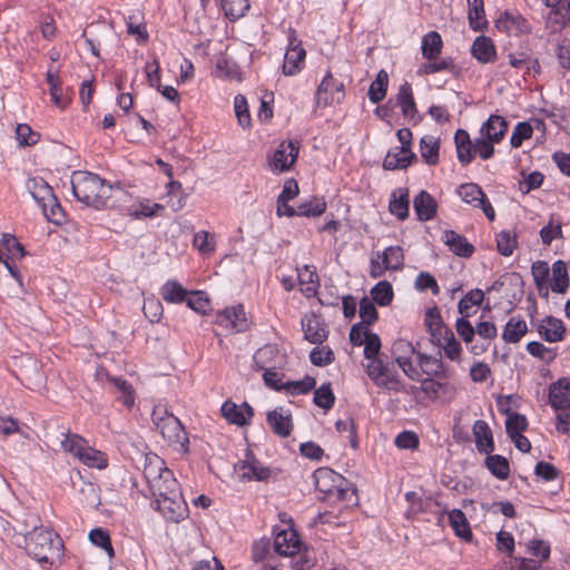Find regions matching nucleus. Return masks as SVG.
<instances>
[{
	"label": "nucleus",
	"instance_id": "0eeeda50",
	"mask_svg": "<svg viewBox=\"0 0 570 570\" xmlns=\"http://www.w3.org/2000/svg\"><path fill=\"white\" fill-rule=\"evenodd\" d=\"M155 508L171 522L177 523L188 517V508L181 493L175 497L155 499Z\"/></svg>",
	"mask_w": 570,
	"mask_h": 570
},
{
	"label": "nucleus",
	"instance_id": "20e7f679",
	"mask_svg": "<svg viewBox=\"0 0 570 570\" xmlns=\"http://www.w3.org/2000/svg\"><path fill=\"white\" fill-rule=\"evenodd\" d=\"M153 422L169 445L187 451V433L176 416L166 411L164 415H160L159 411L155 410L153 413Z\"/></svg>",
	"mask_w": 570,
	"mask_h": 570
},
{
	"label": "nucleus",
	"instance_id": "7c9ffc66",
	"mask_svg": "<svg viewBox=\"0 0 570 570\" xmlns=\"http://www.w3.org/2000/svg\"><path fill=\"white\" fill-rule=\"evenodd\" d=\"M443 41L439 32L430 31L422 38L421 51L426 60L439 58L442 52Z\"/></svg>",
	"mask_w": 570,
	"mask_h": 570
},
{
	"label": "nucleus",
	"instance_id": "e433bc0d",
	"mask_svg": "<svg viewBox=\"0 0 570 570\" xmlns=\"http://www.w3.org/2000/svg\"><path fill=\"white\" fill-rule=\"evenodd\" d=\"M531 273L540 295L547 297L549 287L547 285L550 275V268L547 262L537 261L531 266Z\"/></svg>",
	"mask_w": 570,
	"mask_h": 570
},
{
	"label": "nucleus",
	"instance_id": "f704fd0d",
	"mask_svg": "<svg viewBox=\"0 0 570 570\" xmlns=\"http://www.w3.org/2000/svg\"><path fill=\"white\" fill-rule=\"evenodd\" d=\"M164 209V206L158 203H153L149 199H142L138 204H134L127 207V215L135 218H148L157 215L159 210Z\"/></svg>",
	"mask_w": 570,
	"mask_h": 570
},
{
	"label": "nucleus",
	"instance_id": "13d9d810",
	"mask_svg": "<svg viewBox=\"0 0 570 570\" xmlns=\"http://www.w3.org/2000/svg\"><path fill=\"white\" fill-rule=\"evenodd\" d=\"M222 7L230 20H237L245 16L249 9L248 0H223Z\"/></svg>",
	"mask_w": 570,
	"mask_h": 570
},
{
	"label": "nucleus",
	"instance_id": "79ce46f5",
	"mask_svg": "<svg viewBox=\"0 0 570 570\" xmlns=\"http://www.w3.org/2000/svg\"><path fill=\"white\" fill-rule=\"evenodd\" d=\"M389 86V75L384 69H381L375 80L370 85L368 88V99L373 104H379L386 96V90Z\"/></svg>",
	"mask_w": 570,
	"mask_h": 570
},
{
	"label": "nucleus",
	"instance_id": "dca6fc26",
	"mask_svg": "<svg viewBox=\"0 0 570 570\" xmlns=\"http://www.w3.org/2000/svg\"><path fill=\"white\" fill-rule=\"evenodd\" d=\"M417 364L422 372L429 376H436L442 380H449L452 376L451 371L444 365L441 358L431 355L417 353Z\"/></svg>",
	"mask_w": 570,
	"mask_h": 570
},
{
	"label": "nucleus",
	"instance_id": "603ef678",
	"mask_svg": "<svg viewBox=\"0 0 570 570\" xmlns=\"http://www.w3.org/2000/svg\"><path fill=\"white\" fill-rule=\"evenodd\" d=\"M485 465L499 480H507L510 475L509 461L500 454L488 455Z\"/></svg>",
	"mask_w": 570,
	"mask_h": 570
},
{
	"label": "nucleus",
	"instance_id": "052dcab7",
	"mask_svg": "<svg viewBox=\"0 0 570 570\" xmlns=\"http://www.w3.org/2000/svg\"><path fill=\"white\" fill-rule=\"evenodd\" d=\"M78 459L90 468L104 469L107 466L105 455L90 446H86Z\"/></svg>",
	"mask_w": 570,
	"mask_h": 570
},
{
	"label": "nucleus",
	"instance_id": "ea45409f",
	"mask_svg": "<svg viewBox=\"0 0 570 570\" xmlns=\"http://www.w3.org/2000/svg\"><path fill=\"white\" fill-rule=\"evenodd\" d=\"M396 101L401 107L403 116L413 117L415 115L416 106L413 97L412 86L409 82H404L399 88Z\"/></svg>",
	"mask_w": 570,
	"mask_h": 570
},
{
	"label": "nucleus",
	"instance_id": "a878e982",
	"mask_svg": "<svg viewBox=\"0 0 570 570\" xmlns=\"http://www.w3.org/2000/svg\"><path fill=\"white\" fill-rule=\"evenodd\" d=\"M306 52L302 45L287 47L284 56L283 72L286 76H293L301 71Z\"/></svg>",
	"mask_w": 570,
	"mask_h": 570
},
{
	"label": "nucleus",
	"instance_id": "bf43d9fd",
	"mask_svg": "<svg viewBox=\"0 0 570 570\" xmlns=\"http://www.w3.org/2000/svg\"><path fill=\"white\" fill-rule=\"evenodd\" d=\"M314 403L324 410H330L335 403V396L330 383H324L314 391Z\"/></svg>",
	"mask_w": 570,
	"mask_h": 570
},
{
	"label": "nucleus",
	"instance_id": "4c0bfd02",
	"mask_svg": "<svg viewBox=\"0 0 570 570\" xmlns=\"http://www.w3.org/2000/svg\"><path fill=\"white\" fill-rule=\"evenodd\" d=\"M440 141L433 136H424L420 140V154L428 165L439 163Z\"/></svg>",
	"mask_w": 570,
	"mask_h": 570
},
{
	"label": "nucleus",
	"instance_id": "338daca9",
	"mask_svg": "<svg viewBox=\"0 0 570 570\" xmlns=\"http://www.w3.org/2000/svg\"><path fill=\"white\" fill-rule=\"evenodd\" d=\"M87 445V441L78 434L67 433L61 441L62 449L75 458H78Z\"/></svg>",
	"mask_w": 570,
	"mask_h": 570
},
{
	"label": "nucleus",
	"instance_id": "72a5a7b5",
	"mask_svg": "<svg viewBox=\"0 0 570 570\" xmlns=\"http://www.w3.org/2000/svg\"><path fill=\"white\" fill-rule=\"evenodd\" d=\"M416 156L414 153H400V147L395 151H389L383 160V167L387 170L405 169Z\"/></svg>",
	"mask_w": 570,
	"mask_h": 570
},
{
	"label": "nucleus",
	"instance_id": "774afa93",
	"mask_svg": "<svg viewBox=\"0 0 570 570\" xmlns=\"http://www.w3.org/2000/svg\"><path fill=\"white\" fill-rule=\"evenodd\" d=\"M185 302L189 308L200 314H205L209 309V299L200 291L188 292Z\"/></svg>",
	"mask_w": 570,
	"mask_h": 570
},
{
	"label": "nucleus",
	"instance_id": "0e129e2a",
	"mask_svg": "<svg viewBox=\"0 0 570 570\" xmlns=\"http://www.w3.org/2000/svg\"><path fill=\"white\" fill-rule=\"evenodd\" d=\"M509 62L517 69H525L527 72H529L531 69L538 72L540 69L539 61L537 59H532L525 52L510 53Z\"/></svg>",
	"mask_w": 570,
	"mask_h": 570
},
{
	"label": "nucleus",
	"instance_id": "c756f323",
	"mask_svg": "<svg viewBox=\"0 0 570 570\" xmlns=\"http://www.w3.org/2000/svg\"><path fill=\"white\" fill-rule=\"evenodd\" d=\"M472 56L481 63H489L495 58L493 41L485 36L478 37L471 48Z\"/></svg>",
	"mask_w": 570,
	"mask_h": 570
},
{
	"label": "nucleus",
	"instance_id": "de8ad7c7",
	"mask_svg": "<svg viewBox=\"0 0 570 570\" xmlns=\"http://www.w3.org/2000/svg\"><path fill=\"white\" fill-rule=\"evenodd\" d=\"M373 383L382 389L391 390V391H400L401 383L399 380L397 370L394 365L390 364L384 371L379 374V379H375Z\"/></svg>",
	"mask_w": 570,
	"mask_h": 570
},
{
	"label": "nucleus",
	"instance_id": "423d86ee",
	"mask_svg": "<svg viewBox=\"0 0 570 570\" xmlns=\"http://www.w3.org/2000/svg\"><path fill=\"white\" fill-rule=\"evenodd\" d=\"M235 470L243 481H266L272 474L250 451L246 452L245 460L235 465Z\"/></svg>",
	"mask_w": 570,
	"mask_h": 570
},
{
	"label": "nucleus",
	"instance_id": "864d4df0",
	"mask_svg": "<svg viewBox=\"0 0 570 570\" xmlns=\"http://www.w3.org/2000/svg\"><path fill=\"white\" fill-rule=\"evenodd\" d=\"M484 299L483 291L475 288L468 292L459 302V313L465 317L471 316V308L482 304Z\"/></svg>",
	"mask_w": 570,
	"mask_h": 570
},
{
	"label": "nucleus",
	"instance_id": "e2e57ef3",
	"mask_svg": "<svg viewBox=\"0 0 570 570\" xmlns=\"http://www.w3.org/2000/svg\"><path fill=\"white\" fill-rule=\"evenodd\" d=\"M276 355L277 350L274 345H265L254 354V363L259 370L275 367V365L272 364V358Z\"/></svg>",
	"mask_w": 570,
	"mask_h": 570
},
{
	"label": "nucleus",
	"instance_id": "1a4fd4ad",
	"mask_svg": "<svg viewBox=\"0 0 570 570\" xmlns=\"http://www.w3.org/2000/svg\"><path fill=\"white\" fill-rule=\"evenodd\" d=\"M343 83L335 80L331 72H327L321 81L316 91L317 106L326 107L343 97Z\"/></svg>",
	"mask_w": 570,
	"mask_h": 570
},
{
	"label": "nucleus",
	"instance_id": "a18cd8bd",
	"mask_svg": "<svg viewBox=\"0 0 570 570\" xmlns=\"http://www.w3.org/2000/svg\"><path fill=\"white\" fill-rule=\"evenodd\" d=\"M455 70V65L452 58H441L434 60H428V62L422 63L417 69L419 76H428L433 75L441 71H450L453 72Z\"/></svg>",
	"mask_w": 570,
	"mask_h": 570
},
{
	"label": "nucleus",
	"instance_id": "680f3d73",
	"mask_svg": "<svg viewBox=\"0 0 570 570\" xmlns=\"http://www.w3.org/2000/svg\"><path fill=\"white\" fill-rule=\"evenodd\" d=\"M528 428V421L524 415L519 413L509 414L505 421V431L510 439L521 435Z\"/></svg>",
	"mask_w": 570,
	"mask_h": 570
},
{
	"label": "nucleus",
	"instance_id": "58836bf2",
	"mask_svg": "<svg viewBox=\"0 0 570 570\" xmlns=\"http://www.w3.org/2000/svg\"><path fill=\"white\" fill-rule=\"evenodd\" d=\"M188 291L177 281H168L160 288V295L167 303L178 304L187 299Z\"/></svg>",
	"mask_w": 570,
	"mask_h": 570
},
{
	"label": "nucleus",
	"instance_id": "b1692460",
	"mask_svg": "<svg viewBox=\"0 0 570 570\" xmlns=\"http://www.w3.org/2000/svg\"><path fill=\"white\" fill-rule=\"evenodd\" d=\"M554 3L548 6L551 8L547 18V27L552 31L562 30L570 22V11L564 7L562 0H553Z\"/></svg>",
	"mask_w": 570,
	"mask_h": 570
},
{
	"label": "nucleus",
	"instance_id": "393cba45",
	"mask_svg": "<svg viewBox=\"0 0 570 570\" xmlns=\"http://www.w3.org/2000/svg\"><path fill=\"white\" fill-rule=\"evenodd\" d=\"M508 121L499 115H491L482 125L480 134L492 141H501L508 130Z\"/></svg>",
	"mask_w": 570,
	"mask_h": 570
},
{
	"label": "nucleus",
	"instance_id": "412c9836",
	"mask_svg": "<svg viewBox=\"0 0 570 570\" xmlns=\"http://www.w3.org/2000/svg\"><path fill=\"white\" fill-rule=\"evenodd\" d=\"M473 436L479 452L490 454L494 451L493 435L490 426L483 420H478L473 424Z\"/></svg>",
	"mask_w": 570,
	"mask_h": 570
},
{
	"label": "nucleus",
	"instance_id": "5701e85b",
	"mask_svg": "<svg viewBox=\"0 0 570 570\" xmlns=\"http://www.w3.org/2000/svg\"><path fill=\"white\" fill-rule=\"evenodd\" d=\"M297 281L301 285V292L306 297H313L320 286L318 275L314 266L304 265L297 268Z\"/></svg>",
	"mask_w": 570,
	"mask_h": 570
},
{
	"label": "nucleus",
	"instance_id": "f3484780",
	"mask_svg": "<svg viewBox=\"0 0 570 570\" xmlns=\"http://www.w3.org/2000/svg\"><path fill=\"white\" fill-rule=\"evenodd\" d=\"M155 499H164L166 497H175L180 494V488L171 471H163L159 480L149 487Z\"/></svg>",
	"mask_w": 570,
	"mask_h": 570
},
{
	"label": "nucleus",
	"instance_id": "3c124183",
	"mask_svg": "<svg viewBox=\"0 0 570 570\" xmlns=\"http://www.w3.org/2000/svg\"><path fill=\"white\" fill-rule=\"evenodd\" d=\"M468 7L470 27L475 31L482 30V28L487 26L483 0H468Z\"/></svg>",
	"mask_w": 570,
	"mask_h": 570
},
{
	"label": "nucleus",
	"instance_id": "c85d7f7f",
	"mask_svg": "<svg viewBox=\"0 0 570 570\" xmlns=\"http://www.w3.org/2000/svg\"><path fill=\"white\" fill-rule=\"evenodd\" d=\"M27 189L32 198L40 206L45 202H53V191L48 183L41 177L29 178L26 183Z\"/></svg>",
	"mask_w": 570,
	"mask_h": 570
},
{
	"label": "nucleus",
	"instance_id": "cd10ccee",
	"mask_svg": "<svg viewBox=\"0 0 570 570\" xmlns=\"http://www.w3.org/2000/svg\"><path fill=\"white\" fill-rule=\"evenodd\" d=\"M436 346L441 347L444 355L454 362H460L462 356V347L460 342L455 338L452 330L445 331L441 337L432 341Z\"/></svg>",
	"mask_w": 570,
	"mask_h": 570
},
{
	"label": "nucleus",
	"instance_id": "49530a36",
	"mask_svg": "<svg viewBox=\"0 0 570 570\" xmlns=\"http://www.w3.org/2000/svg\"><path fill=\"white\" fill-rule=\"evenodd\" d=\"M425 325L431 334V340L434 341L441 337L445 331L451 328L446 327L442 321L441 314L436 307L429 308L425 314Z\"/></svg>",
	"mask_w": 570,
	"mask_h": 570
},
{
	"label": "nucleus",
	"instance_id": "7ed1b4c3",
	"mask_svg": "<svg viewBox=\"0 0 570 570\" xmlns=\"http://www.w3.org/2000/svg\"><path fill=\"white\" fill-rule=\"evenodd\" d=\"M314 480L316 489L328 497L345 500L348 495H355V490L347 488L346 480L330 468L317 469L314 472Z\"/></svg>",
	"mask_w": 570,
	"mask_h": 570
},
{
	"label": "nucleus",
	"instance_id": "c9c22d12",
	"mask_svg": "<svg viewBox=\"0 0 570 570\" xmlns=\"http://www.w3.org/2000/svg\"><path fill=\"white\" fill-rule=\"evenodd\" d=\"M215 76L222 79L240 81L242 76L238 66L225 56H218L215 61Z\"/></svg>",
	"mask_w": 570,
	"mask_h": 570
},
{
	"label": "nucleus",
	"instance_id": "4468645a",
	"mask_svg": "<svg viewBox=\"0 0 570 570\" xmlns=\"http://www.w3.org/2000/svg\"><path fill=\"white\" fill-rule=\"evenodd\" d=\"M549 403L556 410H566L570 406V380L559 379L549 387Z\"/></svg>",
	"mask_w": 570,
	"mask_h": 570
},
{
	"label": "nucleus",
	"instance_id": "6ab92c4d",
	"mask_svg": "<svg viewBox=\"0 0 570 570\" xmlns=\"http://www.w3.org/2000/svg\"><path fill=\"white\" fill-rule=\"evenodd\" d=\"M220 323L237 333L248 328L245 309L242 305L227 307L219 314Z\"/></svg>",
	"mask_w": 570,
	"mask_h": 570
},
{
	"label": "nucleus",
	"instance_id": "2f4dec72",
	"mask_svg": "<svg viewBox=\"0 0 570 570\" xmlns=\"http://www.w3.org/2000/svg\"><path fill=\"white\" fill-rule=\"evenodd\" d=\"M409 190L400 188L392 193V199L389 204V210L400 220H404L409 216Z\"/></svg>",
	"mask_w": 570,
	"mask_h": 570
},
{
	"label": "nucleus",
	"instance_id": "69168bd1",
	"mask_svg": "<svg viewBox=\"0 0 570 570\" xmlns=\"http://www.w3.org/2000/svg\"><path fill=\"white\" fill-rule=\"evenodd\" d=\"M89 540L91 541L92 544L104 549L109 558L114 557L115 552L111 544L110 535L106 530L101 528L92 529L89 533Z\"/></svg>",
	"mask_w": 570,
	"mask_h": 570
},
{
	"label": "nucleus",
	"instance_id": "f03ea898",
	"mask_svg": "<svg viewBox=\"0 0 570 570\" xmlns=\"http://www.w3.org/2000/svg\"><path fill=\"white\" fill-rule=\"evenodd\" d=\"M61 548V539L50 530H35L26 539L27 553L39 563L52 564Z\"/></svg>",
	"mask_w": 570,
	"mask_h": 570
},
{
	"label": "nucleus",
	"instance_id": "4be33fe9",
	"mask_svg": "<svg viewBox=\"0 0 570 570\" xmlns=\"http://www.w3.org/2000/svg\"><path fill=\"white\" fill-rule=\"evenodd\" d=\"M538 332L544 341L557 343L563 340L566 327L561 320L548 316L541 321Z\"/></svg>",
	"mask_w": 570,
	"mask_h": 570
},
{
	"label": "nucleus",
	"instance_id": "473e14b6",
	"mask_svg": "<svg viewBox=\"0 0 570 570\" xmlns=\"http://www.w3.org/2000/svg\"><path fill=\"white\" fill-rule=\"evenodd\" d=\"M421 391L431 400H436L441 395L451 396L454 392V387L444 382H439L432 377H428L421 383Z\"/></svg>",
	"mask_w": 570,
	"mask_h": 570
},
{
	"label": "nucleus",
	"instance_id": "c03bdc74",
	"mask_svg": "<svg viewBox=\"0 0 570 570\" xmlns=\"http://www.w3.org/2000/svg\"><path fill=\"white\" fill-rule=\"evenodd\" d=\"M528 326L524 320L511 317L502 333V338L507 343H518L527 333Z\"/></svg>",
	"mask_w": 570,
	"mask_h": 570
},
{
	"label": "nucleus",
	"instance_id": "5fc2aeb1",
	"mask_svg": "<svg viewBox=\"0 0 570 570\" xmlns=\"http://www.w3.org/2000/svg\"><path fill=\"white\" fill-rule=\"evenodd\" d=\"M372 302L380 306H387L393 299V288L390 282L381 281L371 289Z\"/></svg>",
	"mask_w": 570,
	"mask_h": 570
},
{
	"label": "nucleus",
	"instance_id": "a19ab883",
	"mask_svg": "<svg viewBox=\"0 0 570 570\" xmlns=\"http://www.w3.org/2000/svg\"><path fill=\"white\" fill-rule=\"evenodd\" d=\"M449 522L458 537L465 541H470L472 539V532L469 522L465 514L461 510H452L449 513Z\"/></svg>",
	"mask_w": 570,
	"mask_h": 570
},
{
	"label": "nucleus",
	"instance_id": "8fccbe9b",
	"mask_svg": "<svg viewBox=\"0 0 570 570\" xmlns=\"http://www.w3.org/2000/svg\"><path fill=\"white\" fill-rule=\"evenodd\" d=\"M551 289L556 293H564L569 287V276L567 265L562 261H557L552 265Z\"/></svg>",
	"mask_w": 570,
	"mask_h": 570
},
{
	"label": "nucleus",
	"instance_id": "9d476101",
	"mask_svg": "<svg viewBox=\"0 0 570 570\" xmlns=\"http://www.w3.org/2000/svg\"><path fill=\"white\" fill-rule=\"evenodd\" d=\"M495 27L500 31L514 36L531 32L529 21L518 12H502L495 20Z\"/></svg>",
	"mask_w": 570,
	"mask_h": 570
},
{
	"label": "nucleus",
	"instance_id": "f8f14e48",
	"mask_svg": "<svg viewBox=\"0 0 570 570\" xmlns=\"http://www.w3.org/2000/svg\"><path fill=\"white\" fill-rule=\"evenodd\" d=\"M220 411L222 415L228 421V423L238 426L247 424L254 415V410L247 402H244L242 405H237L232 401H226L223 403Z\"/></svg>",
	"mask_w": 570,
	"mask_h": 570
},
{
	"label": "nucleus",
	"instance_id": "37998d69",
	"mask_svg": "<svg viewBox=\"0 0 570 570\" xmlns=\"http://www.w3.org/2000/svg\"><path fill=\"white\" fill-rule=\"evenodd\" d=\"M163 471L170 470L165 466V462L158 455L146 458L144 476L149 487H151L156 481L159 480L160 475H163Z\"/></svg>",
	"mask_w": 570,
	"mask_h": 570
},
{
	"label": "nucleus",
	"instance_id": "2eb2a0df",
	"mask_svg": "<svg viewBox=\"0 0 570 570\" xmlns=\"http://www.w3.org/2000/svg\"><path fill=\"white\" fill-rule=\"evenodd\" d=\"M274 550L279 556H294L299 550L297 533L292 529L277 532L274 538Z\"/></svg>",
	"mask_w": 570,
	"mask_h": 570
},
{
	"label": "nucleus",
	"instance_id": "6e6d98bb",
	"mask_svg": "<svg viewBox=\"0 0 570 570\" xmlns=\"http://www.w3.org/2000/svg\"><path fill=\"white\" fill-rule=\"evenodd\" d=\"M382 261L390 271H400L404 266V254L400 246H390L381 252Z\"/></svg>",
	"mask_w": 570,
	"mask_h": 570
},
{
	"label": "nucleus",
	"instance_id": "a211bd4d",
	"mask_svg": "<svg viewBox=\"0 0 570 570\" xmlns=\"http://www.w3.org/2000/svg\"><path fill=\"white\" fill-rule=\"evenodd\" d=\"M441 239L456 256L468 258L474 252V246L464 236L454 230H445Z\"/></svg>",
	"mask_w": 570,
	"mask_h": 570
},
{
	"label": "nucleus",
	"instance_id": "bb28decb",
	"mask_svg": "<svg viewBox=\"0 0 570 570\" xmlns=\"http://www.w3.org/2000/svg\"><path fill=\"white\" fill-rule=\"evenodd\" d=\"M454 141L459 161L464 166L470 164L475 156V151L474 144L471 141L468 131L458 129L454 135Z\"/></svg>",
	"mask_w": 570,
	"mask_h": 570
},
{
	"label": "nucleus",
	"instance_id": "09e8293b",
	"mask_svg": "<svg viewBox=\"0 0 570 570\" xmlns=\"http://www.w3.org/2000/svg\"><path fill=\"white\" fill-rule=\"evenodd\" d=\"M373 383L382 389L391 390V391H400L401 383L399 380L397 370L394 365L390 364L384 371L379 374V379H375Z\"/></svg>",
	"mask_w": 570,
	"mask_h": 570
},
{
	"label": "nucleus",
	"instance_id": "f257e3e1",
	"mask_svg": "<svg viewBox=\"0 0 570 570\" xmlns=\"http://www.w3.org/2000/svg\"><path fill=\"white\" fill-rule=\"evenodd\" d=\"M71 187L75 197L87 206L95 209H107L114 207L111 199H120L125 191L114 188L112 185L100 178L97 174L78 170L71 176Z\"/></svg>",
	"mask_w": 570,
	"mask_h": 570
},
{
	"label": "nucleus",
	"instance_id": "4d7b16f0",
	"mask_svg": "<svg viewBox=\"0 0 570 570\" xmlns=\"http://www.w3.org/2000/svg\"><path fill=\"white\" fill-rule=\"evenodd\" d=\"M325 210L326 202L323 198L314 197L298 205L297 216L315 217L322 215Z\"/></svg>",
	"mask_w": 570,
	"mask_h": 570
},
{
	"label": "nucleus",
	"instance_id": "6e6552de",
	"mask_svg": "<svg viewBox=\"0 0 570 570\" xmlns=\"http://www.w3.org/2000/svg\"><path fill=\"white\" fill-rule=\"evenodd\" d=\"M298 144L295 141H282L269 157V166L274 171H286L291 169L298 156Z\"/></svg>",
	"mask_w": 570,
	"mask_h": 570
},
{
	"label": "nucleus",
	"instance_id": "aec40b11",
	"mask_svg": "<svg viewBox=\"0 0 570 570\" xmlns=\"http://www.w3.org/2000/svg\"><path fill=\"white\" fill-rule=\"evenodd\" d=\"M413 208L419 220L428 222L434 218L438 204L428 191L422 190L414 197Z\"/></svg>",
	"mask_w": 570,
	"mask_h": 570
},
{
	"label": "nucleus",
	"instance_id": "39448f33",
	"mask_svg": "<svg viewBox=\"0 0 570 570\" xmlns=\"http://www.w3.org/2000/svg\"><path fill=\"white\" fill-rule=\"evenodd\" d=\"M458 195L464 203L482 209L489 220H494V208L479 185L474 183L462 184L458 188Z\"/></svg>",
	"mask_w": 570,
	"mask_h": 570
},
{
	"label": "nucleus",
	"instance_id": "ddd939ff",
	"mask_svg": "<svg viewBox=\"0 0 570 570\" xmlns=\"http://www.w3.org/2000/svg\"><path fill=\"white\" fill-rule=\"evenodd\" d=\"M304 337L312 344H321L327 338V330L324 322L315 314L305 315L302 318Z\"/></svg>",
	"mask_w": 570,
	"mask_h": 570
},
{
	"label": "nucleus",
	"instance_id": "9b49d317",
	"mask_svg": "<svg viewBox=\"0 0 570 570\" xmlns=\"http://www.w3.org/2000/svg\"><path fill=\"white\" fill-rule=\"evenodd\" d=\"M267 423L272 431L279 438H287L293 431L292 414L282 406L267 413Z\"/></svg>",
	"mask_w": 570,
	"mask_h": 570
}]
</instances>
